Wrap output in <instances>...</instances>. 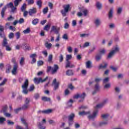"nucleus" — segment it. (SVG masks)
Wrapping results in <instances>:
<instances>
[{
  "label": "nucleus",
  "instance_id": "f257e3e1",
  "mask_svg": "<svg viewBox=\"0 0 129 129\" xmlns=\"http://www.w3.org/2000/svg\"><path fill=\"white\" fill-rule=\"evenodd\" d=\"M11 9V13L13 14H15V13H17V7H15L14 6V3L11 2L10 3L7 4L1 11V17L2 18H5V13H6V11H7V8Z\"/></svg>",
  "mask_w": 129,
  "mask_h": 129
},
{
  "label": "nucleus",
  "instance_id": "f03ea898",
  "mask_svg": "<svg viewBox=\"0 0 129 129\" xmlns=\"http://www.w3.org/2000/svg\"><path fill=\"white\" fill-rule=\"evenodd\" d=\"M108 100L105 99L104 100L102 103L97 104L96 107H95V110L93 111L92 115H90L88 116V118L90 120H93L95 117H96V115H97V109L98 108H101V107H103V105L107 102Z\"/></svg>",
  "mask_w": 129,
  "mask_h": 129
},
{
  "label": "nucleus",
  "instance_id": "7ed1b4c3",
  "mask_svg": "<svg viewBox=\"0 0 129 129\" xmlns=\"http://www.w3.org/2000/svg\"><path fill=\"white\" fill-rule=\"evenodd\" d=\"M59 70V67L57 64H54L53 67H47V73H49L50 71H51V74H55L57 73V72Z\"/></svg>",
  "mask_w": 129,
  "mask_h": 129
},
{
  "label": "nucleus",
  "instance_id": "20e7f679",
  "mask_svg": "<svg viewBox=\"0 0 129 129\" xmlns=\"http://www.w3.org/2000/svg\"><path fill=\"white\" fill-rule=\"evenodd\" d=\"M118 52H119V47H118V46H117L114 47L112 49V51H110L108 54L107 58L108 59H110V58H111L113 56V55H114V54H116V53H117Z\"/></svg>",
  "mask_w": 129,
  "mask_h": 129
},
{
  "label": "nucleus",
  "instance_id": "39448f33",
  "mask_svg": "<svg viewBox=\"0 0 129 129\" xmlns=\"http://www.w3.org/2000/svg\"><path fill=\"white\" fill-rule=\"evenodd\" d=\"M28 86H29V80L26 79L22 87L23 89L22 92L24 94H28Z\"/></svg>",
  "mask_w": 129,
  "mask_h": 129
},
{
  "label": "nucleus",
  "instance_id": "423d86ee",
  "mask_svg": "<svg viewBox=\"0 0 129 129\" xmlns=\"http://www.w3.org/2000/svg\"><path fill=\"white\" fill-rule=\"evenodd\" d=\"M74 117H75V114L73 113L68 116L69 125H72L74 123Z\"/></svg>",
  "mask_w": 129,
  "mask_h": 129
},
{
  "label": "nucleus",
  "instance_id": "0eeeda50",
  "mask_svg": "<svg viewBox=\"0 0 129 129\" xmlns=\"http://www.w3.org/2000/svg\"><path fill=\"white\" fill-rule=\"evenodd\" d=\"M64 10H61V13L63 17H66V15L68 12H69V9H70V5L69 4L64 5L63 6Z\"/></svg>",
  "mask_w": 129,
  "mask_h": 129
},
{
  "label": "nucleus",
  "instance_id": "6e6552de",
  "mask_svg": "<svg viewBox=\"0 0 129 129\" xmlns=\"http://www.w3.org/2000/svg\"><path fill=\"white\" fill-rule=\"evenodd\" d=\"M48 77H46L44 79H42V78H35L34 79V82L35 84H39L40 83H43L47 81Z\"/></svg>",
  "mask_w": 129,
  "mask_h": 129
},
{
  "label": "nucleus",
  "instance_id": "1a4fd4ad",
  "mask_svg": "<svg viewBox=\"0 0 129 129\" xmlns=\"http://www.w3.org/2000/svg\"><path fill=\"white\" fill-rule=\"evenodd\" d=\"M21 121L22 122V123H23L24 125H25L26 128H24L22 127V126L17 125L16 126V129H29V127L28 126V123L26 122V120H25L24 118H21Z\"/></svg>",
  "mask_w": 129,
  "mask_h": 129
},
{
  "label": "nucleus",
  "instance_id": "9d476101",
  "mask_svg": "<svg viewBox=\"0 0 129 129\" xmlns=\"http://www.w3.org/2000/svg\"><path fill=\"white\" fill-rule=\"evenodd\" d=\"M60 31V27H58L57 26H52L50 30V33H54L55 34H59Z\"/></svg>",
  "mask_w": 129,
  "mask_h": 129
},
{
  "label": "nucleus",
  "instance_id": "9b49d317",
  "mask_svg": "<svg viewBox=\"0 0 129 129\" xmlns=\"http://www.w3.org/2000/svg\"><path fill=\"white\" fill-rule=\"evenodd\" d=\"M52 85L54 86L53 90L55 91L59 88V82H57V79H54L52 82Z\"/></svg>",
  "mask_w": 129,
  "mask_h": 129
},
{
  "label": "nucleus",
  "instance_id": "f8f14e48",
  "mask_svg": "<svg viewBox=\"0 0 129 129\" xmlns=\"http://www.w3.org/2000/svg\"><path fill=\"white\" fill-rule=\"evenodd\" d=\"M53 111L52 109H48L47 110H39L38 111V113H44L45 114H49V113H51V112Z\"/></svg>",
  "mask_w": 129,
  "mask_h": 129
},
{
  "label": "nucleus",
  "instance_id": "ddd939ff",
  "mask_svg": "<svg viewBox=\"0 0 129 129\" xmlns=\"http://www.w3.org/2000/svg\"><path fill=\"white\" fill-rule=\"evenodd\" d=\"M29 16H33V15H35L37 14V9L36 8H33L29 10Z\"/></svg>",
  "mask_w": 129,
  "mask_h": 129
},
{
  "label": "nucleus",
  "instance_id": "4468645a",
  "mask_svg": "<svg viewBox=\"0 0 129 129\" xmlns=\"http://www.w3.org/2000/svg\"><path fill=\"white\" fill-rule=\"evenodd\" d=\"M30 58L32 59L31 64H34L35 63V62H36L37 60H36V58H37V54L34 53L31 54L30 56Z\"/></svg>",
  "mask_w": 129,
  "mask_h": 129
},
{
  "label": "nucleus",
  "instance_id": "2eb2a0df",
  "mask_svg": "<svg viewBox=\"0 0 129 129\" xmlns=\"http://www.w3.org/2000/svg\"><path fill=\"white\" fill-rule=\"evenodd\" d=\"M87 14H88V10H87V9L85 8L84 7H82L81 16L86 17V16H87Z\"/></svg>",
  "mask_w": 129,
  "mask_h": 129
},
{
  "label": "nucleus",
  "instance_id": "dca6fc26",
  "mask_svg": "<svg viewBox=\"0 0 129 129\" xmlns=\"http://www.w3.org/2000/svg\"><path fill=\"white\" fill-rule=\"evenodd\" d=\"M17 70H18V64L15 63L12 71V73L13 75H16V74H17Z\"/></svg>",
  "mask_w": 129,
  "mask_h": 129
},
{
  "label": "nucleus",
  "instance_id": "f3484780",
  "mask_svg": "<svg viewBox=\"0 0 129 129\" xmlns=\"http://www.w3.org/2000/svg\"><path fill=\"white\" fill-rule=\"evenodd\" d=\"M66 68H73L75 67L74 64H72L70 61H66Z\"/></svg>",
  "mask_w": 129,
  "mask_h": 129
},
{
  "label": "nucleus",
  "instance_id": "a211bd4d",
  "mask_svg": "<svg viewBox=\"0 0 129 129\" xmlns=\"http://www.w3.org/2000/svg\"><path fill=\"white\" fill-rule=\"evenodd\" d=\"M3 38H4V39L2 42V46L3 47H6L9 45V43H8V40L7 39V38L5 37V36Z\"/></svg>",
  "mask_w": 129,
  "mask_h": 129
},
{
  "label": "nucleus",
  "instance_id": "6ab92c4d",
  "mask_svg": "<svg viewBox=\"0 0 129 129\" xmlns=\"http://www.w3.org/2000/svg\"><path fill=\"white\" fill-rule=\"evenodd\" d=\"M5 28L2 25H0V36L3 38L5 37V33H4V30Z\"/></svg>",
  "mask_w": 129,
  "mask_h": 129
},
{
  "label": "nucleus",
  "instance_id": "aec40b11",
  "mask_svg": "<svg viewBox=\"0 0 129 129\" xmlns=\"http://www.w3.org/2000/svg\"><path fill=\"white\" fill-rule=\"evenodd\" d=\"M94 23L95 24L96 27H98L100 25L101 22H100V20L99 19H96L94 21Z\"/></svg>",
  "mask_w": 129,
  "mask_h": 129
},
{
  "label": "nucleus",
  "instance_id": "412c9836",
  "mask_svg": "<svg viewBox=\"0 0 129 129\" xmlns=\"http://www.w3.org/2000/svg\"><path fill=\"white\" fill-rule=\"evenodd\" d=\"M21 2H22V0H15L14 2V8H17Z\"/></svg>",
  "mask_w": 129,
  "mask_h": 129
},
{
  "label": "nucleus",
  "instance_id": "4be33fe9",
  "mask_svg": "<svg viewBox=\"0 0 129 129\" xmlns=\"http://www.w3.org/2000/svg\"><path fill=\"white\" fill-rule=\"evenodd\" d=\"M113 14V9L111 8L108 13V18L109 19H111L112 18V14Z\"/></svg>",
  "mask_w": 129,
  "mask_h": 129
},
{
  "label": "nucleus",
  "instance_id": "5701e85b",
  "mask_svg": "<svg viewBox=\"0 0 129 129\" xmlns=\"http://www.w3.org/2000/svg\"><path fill=\"white\" fill-rule=\"evenodd\" d=\"M92 63L90 60L87 61L86 62V68L88 69L91 68L92 67Z\"/></svg>",
  "mask_w": 129,
  "mask_h": 129
},
{
  "label": "nucleus",
  "instance_id": "b1692460",
  "mask_svg": "<svg viewBox=\"0 0 129 129\" xmlns=\"http://www.w3.org/2000/svg\"><path fill=\"white\" fill-rule=\"evenodd\" d=\"M29 107H30V104H25L21 108V109H23V110H25V109H28Z\"/></svg>",
  "mask_w": 129,
  "mask_h": 129
},
{
  "label": "nucleus",
  "instance_id": "393cba45",
  "mask_svg": "<svg viewBox=\"0 0 129 129\" xmlns=\"http://www.w3.org/2000/svg\"><path fill=\"white\" fill-rule=\"evenodd\" d=\"M96 7L98 10H100V9L102 8V4L100 2H97L96 3Z\"/></svg>",
  "mask_w": 129,
  "mask_h": 129
},
{
  "label": "nucleus",
  "instance_id": "a878e982",
  "mask_svg": "<svg viewBox=\"0 0 129 129\" xmlns=\"http://www.w3.org/2000/svg\"><path fill=\"white\" fill-rule=\"evenodd\" d=\"M7 110H8V106L7 105H4L2 107V110L1 111V112H7Z\"/></svg>",
  "mask_w": 129,
  "mask_h": 129
},
{
  "label": "nucleus",
  "instance_id": "bb28decb",
  "mask_svg": "<svg viewBox=\"0 0 129 129\" xmlns=\"http://www.w3.org/2000/svg\"><path fill=\"white\" fill-rule=\"evenodd\" d=\"M98 89H99V85H98V84H97L95 86V91L93 92V94H95Z\"/></svg>",
  "mask_w": 129,
  "mask_h": 129
},
{
  "label": "nucleus",
  "instance_id": "cd10ccee",
  "mask_svg": "<svg viewBox=\"0 0 129 129\" xmlns=\"http://www.w3.org/2000/svg\"><path fill=\"white\" fill-rule=\"evenodd\" d=\"M26 9H27V4L24 3L21 8V12H25V11H26Z\"/></svg>",
  "mask_w": 129,
  "mask_h": 129
},
{
  "label": "nucleus",
  "instance_id": "c85d7f7f",
  "mask_svg": "<svg viewBox=\"0 0 129 129\" xmlns=\"http://www.w3.org/2000/svg\"><path fill=\"white\" fill-rule=\"evenodd\" d=\"M24 34H30L31 33V28L30 27L27 28L26 29L24 30L23 32Z\"/></svg>",
  "mask_w": 129,
  "mask_h": 129
},
{
  "label": "nucleus",
  "instance_id": "c756f323",
  "mask_svg": "<svg viewBox=\"0 0 129 129\" xmlns=\"http://www.w3.org/2000/svg\"><path fill=\"white\" fill-rule=\"evenodd\" d=\"M45 46L47 49H51V47H52V44L51 43H48V42H45Z\"/></svg>",
  "mask_w": 129,
  "mask_h": 129
},
{
  "label": "nucleus",
  "instance_id": "7c9ffc66",
  "mask_svg": "<svg viewBox=\"0 0 129 129\" xmlns=\"http://www.w3.org/2000/svg\"><path fill=\"white\" fill-rule=\"evenodd\" d=\"M20 64L21 66H23V65H25V57H21L20 60Z\"/></svg>",
  "mask_w": 129,
  "mask_h": 129
},
{
  "label": "nucleus",
  "instance_id": "2f4dec72",
  "mask_svg": "<svg viewBox=\"0 0 129 129\" xmlns=\"http://www.w3.org/2000/svg\"><path fill=\"white\" fill-rule=\"evenodd\" d=\"M101 57H102V55L100 54H98L96 55L95 59L96 61H99L100 59H101Z\"/></svg>",
  "mask_w": 129,
  "mask_h": 129
},
{
  "label": "nucleus",
  "instance_id": "473e14b6",
  "mask_svg": "<svg viewBox=\"0 0 129 129\" xmlns=\"http://www.w3.org/2000/svg\"><path fill=\"white\" fill-rule=\"evenodd\" d=\"M67 75L68 76H71V75H73V71L72 70H68L66 73Z\"/></svg>",
  "mask_w": 129,
  "mask_h": 129
},
{
  "label": "nucleus",
  "instance_id": "72a5a7b5",
  "mask_svg": "<svg viewBox=\"0 0 129 129\" xmlns=\"http://www.w3.org/2000/svg\"><path fill=\"white\" fill-rule=\"evenodd\" d=\"M38 23H39V19H35L34 20H33L32 21V25H34V26L37 25V24H38Z\"/></svg>",
  "mask_w": 129,
  "mask_h": 129
},
{
  "label": "nucleus",
  "instance_id": "f704fd0d",
  "mask_svg": "<svg viewBox=\"0 0 129 129\" xmlns=\"http://www.w3.org/2000/svg\"><path fill=\"white\" fill-rule=\"evenodd\" d=\"M36 5L38 6L39 9L40 8H42V1L41 0H38L36 2Z\"/></svg>",
  "mask_w": 129,
  "mask_h": 129
},
{
  "label": "nucleus",
  "instance_id": "c9c22d12",
  "mask_svg": "<svg viewBox=\"0 0 129 129\" xmlns=\"http://www.w3.org/2000/svg\"><path fill=\"white\" fill-rule=\"evenodd\" d=\"M42 100H43V101H50L51 98L47 97H42Z\"/></svg>",
  "mask_w": 129,
  "mask_h": 129
},
{
  "label": "nucleus",
  "instance_id": "e433bc0d",
  "mask_svg": "<svg viewBox=\"0 0 129 129\" xmlns=\"http://www.w3.org/2000/svg\"><path fill=\"white\" fill-rule=\"evenodd\" d=\"M66 61H69L71 59H72V55L71 54H68L66 57Z\"/></svg>",
  "mask_w": 129,
  "mask_h": 129
},
{
  "label": "nucleus",
  "instance_id": "4c0bfd02",
  "mask_svg": "<svg viewBox=\"0 0 129 129\" xmlns=\"http://www.w3.org/2000/svg\"><path fill=\"white\" fill-rule=\"evenodd\" d=\"M73 102H74V101L73 100H72V99L70 100L68 102V106H69L70 107H71V106H72Z\"/></svg>",
  "mask_w": 129,
  "mask_h": 129
},
{
  "label": "nucleus",
  "instance_id": "58836bf2",
  "mask_svg": "<svg viewBox=\"0 0 129 129\" xmlns=\"http://www.w3.org/2000/svg\"><path fill=\"white\" fill-rule=\"evenodd\" d=\"M101 117L104 119H106L108 118V117H109V115H108V114H102Z\"/></svg>",
  "mask_w": 129,
  "mask_h": 129
},
{
  "label": "nucleus",
  "instance_id": "ea45409f",
  "mask_svg": "<svg viewBox=\"0 0 129 129\" xmlns=\"http://www.w3.org/2000/svg\"><path fill=\"white\" fill-rule=\"evenodd\" d=\"M81 97V95L80 94H77L75 95L73 97L74 99H78V98H80Z\"/></svg>",
  "mask_w": 129,
  "mask_h": 129
},
{
  "label": "nucleus",
  "instance_id": "a19ab883",
  "mask_svg": "<svg viewBox=\"0 0 129 129\" xmlns=\"http://www.w3.org/2000/svg\"><path fill=\"white\" fill-rule=\"evenodd\" d=\"M50 25L47 24V25H46L44 27V30L45 31H47V32H48V31H49V30H50Z\"/></svg>",
  "mask_w": 129,
  "mask_h": 129
},
{
  "label": "nucleus",
  "instance_id": "79ce46f5",
  "mask_svg": "<svg viewBox=\"0 0 129 129\" xmlns=\"http://www.w3.org/2000/svg\"><path fill=\"white\" fill-rule=\"evenodd\" d=\"M109 28L110 29H114L115 28V25L113 23H110L109 24Z\"/></svg>",
  "mask_w": 129,
  "mask_h": 129
},
{
  "label": "nucleus",
  "instance_id": "37998d69",
  "mask_svg": "<svg viewBox=\"0 0 129 129\" xmlns=\"http://www.w3.org/2000/svg\"><path fill=\"white\" fill-rule=\"evenodd\" d=\"M99 52L100 55H101L102 56V55H104V54H105L106 50L104 49H101Z\"/></svg>",
  "mask_w": 129,
  "mask_h": 129
},
{
  "label": "nucleus",
  "instance_id": "c03bdc74",
  "mask_svg": "<svg viewBox=\"0 0 129 129\" xmlns=\"http://www.w3.org/2000/svg\"><path fill=\"white\" fill-rule=\"evenodd\" d=\"M52 59H53V55L52 54H50L48 56V62H49V63H51V62H52Z\"/></svg>",
  "mask_w": 129,
  "mask_h": 129
},
{
  "label": "nucleus",
  "instance_id": "a18cd8bd",
  "mask_svg": "<svg viewBox=\"0 0 129 129\" xmlns=\"http://www.w3.org/2000/svg\"><path fill=\"white\" fill-rule=\"evenodd\" d=\"M6 51H12V47L10 46V45H8L6 46H5Z\"/></svg>",
  "mask_w": 129,
  "mask_h": 129
},
{
  "label": "nucleus",
  "instance_id": "49530a36",
  "mask_svg": "<svg viewBox=\"0 0 129 129\" xmlns=\"http://www.w3.org/2000/svg\"><path fill=\"white\" fill-rule=\"evenodd\" d=\"M7 123L9 125H14L15 124V122L11 120H7Z\"/></svg>",
  "mask_w": 129,
  "mask_h": 129
},
{
  "label": "nucleus",
  "instance_id": "de8ad7c7",
  "mask_svg": "<svg viewBox=\"0 0 129 129\" xmlns=\"http://www.w3.org/2000/svg\"><path fill=\"white\" fill-rule=\"evenodd\" d=\"M89 36V33H84L81 34V37L82 38H86Z\"/></svg>",
  "mask_w": 129,
  "mask_h": 129
},
{
  "label": "nucleus",
  "instance_id": "09e8293b",
  "mask_svg": "<svg viewBox=\"0 0 129 129\" xmlns=\"http://www.w3.org/2000/svg\"><path fill=\"white\" fill-rule=\"evenodd\" d=\"M26 2H28V5H34L35 2L34 0H26Z\"/></svg>",
  "mask_w": 129,
  "mask_h": 129
},
{
  "label": "nucleus",
  "instance_id": "8fccbe9b",
  "mask_svg": "<svg viewBox=\"0 0 129 129\" xmlns=\"http://www.w3.org/2000/svg\"><path fill=\"white\" fill-rule=\"evenodd\" d=\"M44 64V61L43 60H39L37 62L38 66H42Z\"/></svg>",
  "mask_w": 129,
  "mask_h": 129
},
{
  "label": "nucleus",
  "instance_id": "3c124183",
  "mask_svg": "<svg viewBox=\"0 0 129 129\" xmlns=\"http://www.w3.org/2000/svg\"><path fill=\"white\" fill-rule=\"evenodd\" d=\"M35 89V86L34 85H31L29 89V91H33Z\"/></svg>",
  "mask_w": 129,
  "mask_h": 129
},
{
  "label": "nucleus",
  "instance_id": "603ef678",
  "mask_svg": "<svg viewBox=\"0 0 129 129\" xmlns=\"http://www.w3.org/2000/svg\"><path fill=\"white\" fill-rule=\"evenodd\" d=\"M106 66H107V63H104V65L100 64L99 66V69H101V68H106Z\"/></svg>",
  "mask_w": 129,
  "mask_h": 129
},
{
  "label": "nucleus",
  "instance_id": "864d4df0",
  "mask_svg": "<svg viewBox=\"0 0 129 129\" xmlns=\"http://www.w3.org/2000/svg\"><path fill=\"white\" fill-rule=\"evenodd\" d=\"M86 96V94L85 93H83L81 95V100L82 101L84 100L85 97Z\"/></svg>",
  "mask_w": 129,
  "mask_h": 129
},
{
  "label": "nucleus",
  "instance_id": "5fc2aeb1",
  "mask_svg": "<svg viewBox=\"0 0 129 129\" xmlns=\"http://www.w3.org/2000/svg\"><path fill=\"white\" fill-rule=\"evenodd\" d=\"M64 59V56H63V55L60 54L59 56V62L61 63V62H63V60Z\"/></svg>",
  "mask_w": 129,
  "mask_h": 129
},
{
  "label": "nucleus",
  "instance_id": "6e6d98bb",
  "mask_svg": "<svg viewBox=\"0 0 129 129\" xmlns=\"http://www.w3.org/2000/svg\"><path fill=\"white\" fill-rule=\"evenodd\" d=\"M8 80L7 79H5L0 84V86H4V84H6V82H7Z\"/></svg>",
  "mask_w": 129,
  "mask_h": 129
},
{
  "label": "nucleus",
  "instance_id": "4d7b16f0",
  "mask_svg": "<svg viewBox=\"0 0 129 129\" xmlns=\"http://www.w3.org/2000/svg\"><path fill=\"white\" fill-rule=\"evenodd\" d=\"M18 23L19 24H23L25 23V20L23 18H20V19L18 21Z\"/></svg>",
  "mask_w": 129,
  "mask_h": 129
},
{
  "label": "nucleus",
  "instance_id": "13d9d810",
  "mask_svg": "<svg viewBox=\"0 0 129 129\" xmlns=\"http://www.w3.org/2000/svg\"><path fill=\"white\" fill-rule=\"evenodd\" d=\"M16 39L18 40V39H20V37H21V33L20 32H17L16 34Z\"/></svg>",
  "mask_w": 129,
  "mask_h": 129
},
{
  "label": "nucleus",
  "instance_id": "bf43d9fd",
  "mask_svg": "<svg viewBox=\"0 0 129 129\" xmlns=\"http://www.w3.org/2000/svg\"><path fill=\"white\" fill-rule=\"evenodd\" d=\"M90 112H85L84 111H83L81 112V115H86L87 114H89Z\"/></svg>",
  "mask_w": 129,
  "mask_h": 129
},
{
  "label": "nucleus",
  "instance_id": "052dcab7",
  "mask_svg": "<svg viewBox=\"0 0 129 129\" xmlns=\"http://www.w3.org/2000/svg\"><path fill=\"white\" fill-rule=\"evenodd\" d=\"M43 14L45 15L46 14H47V13H48V7H46L45 8H44L43 10Z\"/></svg>",
  "mask_w": 129,
  "mask_h": 129
},
{
  "label": "nucleus",
  "instance_id": "680f3d73",
  "mask_svg": "<svg viewBox=\"0 0 129 129\" xmlns=\"http://www.w3.org/2000/svg\"><path fill=\"white\" fill-rule=\"evenodd\" d=\"M4 121H6L5 118H4L3 117H0V123H3Z\"/></svg>",
  "mask_w": 129,
  "mask_h": 129
},
{
  "label": "nucleus",
  "instance_id": "e2e57ef3",
  "mask_svg": "<svg viewBox=\"0 0 129 129\" xmlns=\"http://www.w3.org/2000/svg\"><path fill=\"white\" fill-rule=\"evenodd\" d=\"M109 81V78H106L103 81V83H107V82Z\"/></svg>",
  "mask_w": 129,
  "mask_h": 129
},
{
  "label": "nucleus",
  "instance_id": "0e129e2a",
  "mask_svg": "<svg viewBox=\"0 0 129 129\" xmlns=\"http://www.w3.org/2000/svg\"><path fill=\"white\" fill-rule=\"evenodd\" d=\"M67 50L69 53H72V47H71V46L68 47Z\"/></svg>",
  "mask_w": 129,
  "mask_h": 129
},
{
  "label": "nucleus",
  "instance_id": "69168bd1",
  "mask_svg": "<svg viewBox=\"0 0 129 129\" xmlns=\"http://www.w3.org/2000/svg\"><path fill=\"white\" fill-rule=\"evenodd\" d=\"M122 11V8H118L117 9V14H118V15H119L121 13V11Z\"/></svg>",
  "mask_w": 129,
  "mask_h": 129
},
{
  "label": "nucleus",
  "instance_id": "338daca9",
  "mask_svg": "<svg viewBox=\"0 0 129 129\" xmlns=\"http://www.w3.org/2000/svg\"><path fill=\"white\" fill-rule=\"evenodd\" d=\"M62 38H63L64 40H68V35L67 34H64L62 36Z\"/></svg>",
  "mask_w": 129,
  "mask_h": 129
},
{
  "label": "nucleus",
  "instance_id": "774afa93",
  "mask_svg": "<svg viewBox=\"0 0 129 129\" xmlns=\"http://www.w3.org/2000/svg\"><path fill=\"white\" fill-rule=\"evenodd\" d=\"M89 46V42H86L83 46V48H86V47H88Z\"/></svg>",
  "mask_w": 129,
  "mask_h": 129
}]
</instances>
